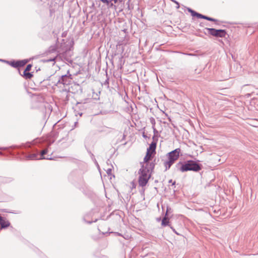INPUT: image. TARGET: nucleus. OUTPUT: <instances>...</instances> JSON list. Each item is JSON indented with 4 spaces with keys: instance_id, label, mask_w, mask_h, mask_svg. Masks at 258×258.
I'll use <instances>...</instances> for the list:
<instances>
[{
    "instance_id": "1",
    "label": "nucleus",
    "mask_w": 258,
    "mask_h": 258,
    "mask_svg": "<svg viewBox=\"0 0 258 258\" xmlns=\"http://www.w3.org/2000/svg\"><path fill=\"white\" fill-rule=\"evenodd\" d=\"M157 142L153 141L147 149L146 155L144 158L143 161L142 162V166L146 168H154L155 163L152 161V159L155 157L156 152Z\"/></svg>"
},
{
    "instance_id": "2",
    "label": "nucleus",
    "mask_w": 258,
    "mask_h": 258,
    "mask_svg": "<svg viewBox=\"0 0 258 258\" xmlns=\"http://www.w3.org/2000/svg\"><path fill=\"white\" fill-rule=\"evenodd\" d=\"M153 170V168H146L143 166H142L139 171L140 174L139 177V184L141 186H145L149 179L151 176V172Z\"/></svg>"
},
{
    "instance_id": "3",
    "label": "nucleus",
    "mask_w": 258,
    "mask_h": 258,
    "mask_svg": "<svg viewBox=\"0 0 258 258\" xmlns=\"http://www.w3.org/2000/svg\"><path fill=\"white\" fill-rule=\"evenodd\" d=\"M201 169L200 165L192 160L187 161L185 164H182L180 168V170L181 172H185L189 170L197 172Z\"/></svg>"
},
{
    "instance_id": "4",
    "label": "nucleus",
    "mask_w": 258,
    "mask_h": 258,
    "mask_svg": "<svg viewBox=\"0 0 258 258\" xmlns=\"http://www.w3.org/2000/svg\"><path fill=\"white\" fill-rule=\"evenodd\" d=\"M209 33L215 37H225L226 35V32L224 30H217L214 28H207Z\"/></svg>"
},
{
    "instance_id": "5",
    "label": "nucleus",
    "mask_w": 258,
    "mask_h": 258,
    "mask_svg": "<svg viewBox=\"0 0 258 258\" xmlns=\"http://www.w3.org/2000/svg\"><path fill=\"white\" fill-rule=\"evenodd\" d=\"M180 151V150L179 149H176L175 150L170 152L167 155L168 158L170 159L175 162L179 158Z\"/></svg>"
},
{
    "instance_id": "6",
    "label": "nucleus",
    "mask_w": 258,
    "mask_h": 258,
    "mask_svg": "<svg viewBox=\"0 0 258 258\" xmlns=\"http://www.w3.org/2000/svg\"><path fill=\"white\" fill-rule=\"evenodd\" d=\"M190 12H191L192 16H197L199 18H203V19H206V20L210 21H213V22L217 21V20H215V19H213V18H210V17H208L206 16L202 15V14H199L194 11H191Z\"/></svg>"
},
{
    "instance_id": "7",
    "label": "nucleus",
    "mask_w": 258,
    "mask_h": 258,
    "mask_svg": "<svg viewBox=\"0 0 258 258\" xmlns=\"http://www.w3.org/2000/svg\"><path fill=\"white\" fill-rule=\"evenodd\" d=\"M104 169L107 173V175L110 176V179H111L112 177H114L113 174V167L112 165L107 164L105 167Z\"/></svg>"
},
{
    "instance_id": "8",
    "label": "nucleus",
    "mask_w": 258,
    "mask_h": 258,
    "mask_svg": "<svg viewBox=\"0 0 258 258\" xmlns=\"http://www.w3.org/2000/svg\"><path fill=\"white\" fill-rule=\"evenodd\" d=\"M174 163V161L171 159L168 158V160L164 161V165L165 168V170L169 169L171 166Z\"/></svg>"
},
{
    "instance_id": "9",
    "label": "nucleus",
    "mask_w": 258,
    "mask_h": 258,
    "mask_svg": "<svg viewBox=\"0 0 258 258\" xmlns=\"http://www.w3.org/2000/svg\"><path fill=\"white\" fill-rule=\"evenodd\" d=\"M48 152V149H45L44 150H43L41 151L40 154H41V157L39 158V159H50V158H45L44 156L45 154H47Z\"/></svg>"
},
{
    "instance_id": "10",
    "label": "nucleus",
    "mask_w": 258,
    "mask_h": 258,
    "mask_svg": "<svg viewBox=\"0 0 258 258\" xmlns=\"http://www.w3.org/2000/svg\"><path fill=\"white\" fill-rule=\"evenodd\" d=\"M169 220L166 216L162 219L161 224L163 226H166L168 225Z\"/></svg>"
},
{
    "instance_id": "11",
    "label": "nucleus",
    "mask_w": 258,
    "mask_h": 258,
    "mask_svg": "<svg viewBox=\"0 0 258 258\" xmlns=\"http://www.w3.org/2000/svg\"><path fill=\"white\" fill-rule=\"evenodd\" d=\"M23 76L25 78V79H31L33 75L30 73H29L26 71H24Z\"/></svg>"
},
{
    "instance_id": "12",
    "label": "nucleus",
    "mask_w": 258,
    "mask_h": 258,
    "mask_svg": "<svg viewBox=\"0 0 258 258\" xmlns=\"http://www.w3.org/2000/svg\"><path fill=\"white\" fill-rule=\"evenodd\" d=\"M25 64V62L23 61H17L16 62L15 64V67H21Z\"/></svg>"
},
{
    "instance_id": "13",
    "label": "nucleus",
    "mask_w": 258,
    "mask_h": 258,
    "mask_svg": "<svg viewBox=\"0 0 258 258\" xmlns=\"http://www.w3.org/2000/svg\"><path fill=\"white\" fill-rule=\"evenodd\" d=\"M31 68H32V65L29 64L28 65H27V66L26 67V68L25 69L24 71L28 72L31 70Z\"/></svg>"
},
{
    "instance_id": "14",
    "label": "nucleus",
    "mask_w": 258,
    "mask_h": 258,
    "mask_svg": "<svg viewBox=\"0 0 258 258\" xmlns=\"http://www.w3.org/2000/svg\"><path fill=\"white\" fill-rule=\"evenodd\" d=\"M36 154H32L30 156L29 158L31 160L35 159L36 158Z\"/></svg>"
},
{
    "instance_id": "15",
    "label": "nucleus",
    "mask_w": 258,
    "mask_h": 258,
    "mask_svg": "<svg viewBox=\"0 0 258 258\" xmlns=\"http://www.w3.org/2000/svg\"><path fill=\"white\" fill-rule=\"evenodd\" d=\"M102 2L106 4L107 5L109 4V1L108 0H100Z\"/></svg>"
},
{
    "instance_id": "16",
    "label": "nucleus",
    "mask_w": 258,
    "mask_h": 258,
    "mask_svg": "<svg viewBox=\"0 0 258 258\" xmlns=\"http://www.w3.org/2000/svg\"><path fill=\"white\" fill-rule=\"evenodd\" d=\"M108 5H109V7H112L113 5V4L111 3L110 4H109Z\"/></svg>"
},
{
    "instance_id": "17",
    "label": "nucleus",
    "mask_w": 258,
    "mask_h": 258,
    "mask_svg": "<svg viewBox=\"0 0 258 258\" xmlns=\"http://www.w3.org/2000/svg\"><path fill=\"white\" fill-rule=\"evenodd\" d=\"M169 183H171V182H172V179L170 180L169 181Z\"/></svg>"
},
{
    "instance_id": "18",
    "label": "nucleus",
    "mask_w": 258,
    "mask_h": 258,
    "mask_svg": "<svg viewBox=\"0 0 258 258\" xmlns=\"http://www.w3.org/2000/svg\"><path fill=\"white\" fill-rule=\"evenodd\" d=\"M175 183V181H174L173 182H172L173 185H174Z\"/></svg>"
},
{
    "instance_id": "19",
    "label": "nucleus",
    "mask_w": 258,
    "mask_h": 258,
    "mask_svg": "<svg viewBox=\"0 0 258 258\" xmlns=\"http://www.w3.org/2000/svg\"><path fill=\"white\" fill-rule=\"evenodd\" d=\"M173 231H174L176 233H176V232L175 231V229H173Z\"/></svg>"
}]
</instances>
